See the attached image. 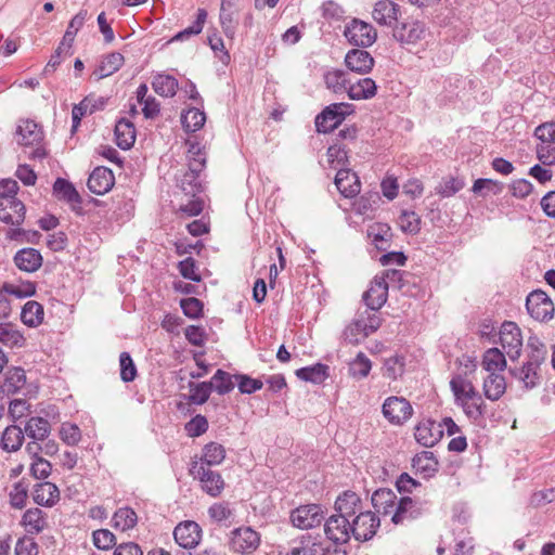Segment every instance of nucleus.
Segmentation results:
<instances>
[{"label":"nucleus","instance_id":"nucleus-1","mask_svg":"<svg viewBox=\"0 0 555 555\" xmlns=\"http://www.w3.org/2000/svg\"><path fill=\"white\" fill-rule=\"evenodd\" d=\"M450 388L454 396L455 404L461 406L464 414L473 422H478L485 416V401L470 380L463 375H455L450 380Z\"/></svg>","mask_w":555,"mask_h":555},{"label":"nucleus","instance_id":"nucleus-2","mask_svg":"<svg viewBox=\"0 0 555 555\" xmlns=\"http://www.w3.org/2000/svg\"><path fill=\"white\" fill-rule=\"evenodd\" d=\"M18 189L13 179L0 180V220L4 223L21 225L25 220V205L16 198Z\"/></svg>","mask_w":555,"mask_h":555},{"label":"nucleus","instance_id":"nucleus-3","mask_svg":"<svg viewBox=\"0 0 555 555\" xmlns=\"http://www.w3.org/2000/svg\"><path fill=\"white\" fill-rule=\"evenodd\" d=\"M189 169L180 179V188L188 196H195L204 190L201 173L206 166V154L198 143H190L188 150Z\"/></svg>","mask_w":555,"mask_h":555},{"label":"nucleus","instance_id":"nucleus-4","mask_svg":"<svg viewBox=\"0 0 555 555\" xmlns=\"http://www.w3.org/2000/svg\"><path fill=\"white\" fill-rule=\"evenodd\" d=\"M351 105L348 103H334L326 106L315 117V128L318 132L328 133L336 129L351 112Z\"/></svg>","mask_w":555,"mask_h":555},{"label":"nucleus","instance_id":"nucleus-5","mask_svg":"<svg viewBox=\"0 0 555 555\" xmlns=\"http://www.w3.org/2000/svg\"><path fill=\"white\" fill-rule=\"evenodd\" d=\"M190 474L198 479L203 491L210 496H219L224 489V480L218 472L211 470L203 463L194 461L190 467Z\"/></svg>","mask_w":555,"mask_h":555},{"label":"nucleus","instance_id":"nucleus-6","mask_svg":"<svg viewBox=\"0 0 555 555\" xmlns=\"http://www.w3.org/2000/svg\"><path fill=\"white\" fill-rule=\"evenodd\" d=\"M426 25L417 20L397 23L392 28V37L402 46L416 44L427 35Z\"/></svg>","mask_w":555,"mask_h":555},{"label":"nucleus","instance_id":"nucleus-7","mask_svg":"<svg viewBox=\"0 0 555 555\" xmlns=\"http://www.w3.org/2000/svg\"><path fill=\"white\" fill-rule=\"evenodd\" d=\"M230 548L238 554H251L260 545V534L250 527H240L231 531Z\"/></svg>","mask_w":555,"mask_h":555},{"label":"nucleus","instance_id":"nucleus-8","mask_svg":"<svg viewBox=\"0 0 555 555\" xmlns=\"http://www.w3.org/2000/svg\"><path fill=\"white\" fill-rule=\"evenodd\" d=\"M348 41L357 47H371L377 38L376 29L369 23L354 18L344 31Z\"/></svg>","mask_w":555,"mask_h":555},{"label":"nucleus","instance_id":"nucleus-9","mask_svg":"<svg viewBox=\"0 0 555 555\" xmlns=\"http://www.w3.org/2000/svg\"><path fill=\"white\" fill-rule=\"evenodd\" d=\"M380 525L379 518L371 511H362L352 518V535L357 541L371 540Z\"/></svg>","mask_w":555,"mask_h":555},{"label":"nucleus","instance_id":"nucleus-10","mask_svg":"<svg viewBox=\"0 0 555 555\" xmlns=\"http://www.w3.org/2000/svg\"><path fill=\"white\" fill-rule=\"evenodd\" d=\"M427 511L426 502L414 500L410 496H403L399 500L391 521L395 525H402L422 516Z\"/></svg>","mask_w":555,"mask_h":555},{"label":"nucleus","instance_id":"nucleus-11","mask_svg":"<svg viewBox=\"0 0 555 555\" xmlns=\"http://www.w3.org/2000/svg\"><path fill=\"white\" fill-rule=\"evenodd\" d=\"M324 519V513L320 505L308 504L294 509L291 514L293 525L299 529L314 528Z\"/></svg>","mask_w":555,"mask_h":555},{"label":"nucleus","instance_id":"nucleus-12","mask_svg":"<svg viewBox=\"0 0 555 555\" xmlns=\"http://www.w3.org/2000/svg\"><path fill=\"white\" fill-rule=\"evenodd\" d=\"M526 308L529 314L538 321H545L553 317V302L548 296L540 289L533 291L527 296Z\"/></svg>","mask_w":555,"mask_h":555},{"label":"nucleus","instance_id":"nucleus-13","mask_svg":"<svg viewBox=\"0 0 555 555\" xmlns=\"http://www.w3.org/2000/svg\"><path fill=\"white\" fill-rule=\"evenodd\" d=\"M500 343L511 360L518 359L522 346V337L520 328L515 322H504L502 324Z\"/></svg>","mask_w":555,"mask_h":555},{"label":"nucleus","instance_id":"nucleus-14","mask_svg":"<svg viewBox=\"0 0 555 555\" xmlns=\"http://www.w3.org/2000/svg\"><path fill=\"white\" fill-rule=\"evenodd\" d=\"M412 413V405L402 397H389L383 404V414L392 424L406 422Z\"/></svg>","mask_w":555,"mask_h":555},{"label":"nucleus","instance_id":"nucleus-15","mask_svg":"<svg viewBox=\"0 0 555 555\" xmlns=\"http://www.w3.org/2000/svg\"><path fill=\"white\" fill-rule=\"evenodd\" d=\"M326 537L335 543H346L352 534L351 521L339 514L332 515L324 525Z\"/></svg>","mask_w":555,"mask_h":555},{"label":"nucleus","instance_id":"nucleus-16","mask_svg":"<svg viewBox=\"0 0 555 555\" xmlns=\"http://www.w3.org/2000/svg\"><path fill=\"white\" fill-rule=\"evenodd\" d=\"M401 15L400 5L391 0H379L372 11L373 20L380 26L393 28Z\"/></svg>","mask_w":555,"mask_h":555},{"label":"nucleus","instance_id":"nucleus-17","mask_svg":"<svg viewBox=\"0 0 555 555\" xmlns=\"http://www.w3.org/2000/svg\"><path fill=\"white\" fill-rule=\"evenodd\" d=\"M176 542L183 548H194L202 539V529L195 521L180 522L173 530Z\"/></svg>","mask_w":555,"mask_h":555},{"label":"nucleus","instance_id":"nucleus-18","mask_svg":"<svg viewBox=\"0 0 555 555\" xmlns=\"http://www.w3.org/2000/svg\"><path fill=\"white\" fill-rule=\"evenodd\" d=\"M387 283L383 278H374L370 288L362 296L367 308L379 310L384 306L388 297Z\"/></svg>","mask_w":555,"mask_h":555},{"label":"nucleus","instance_id":"nucleus-19","mask_svg":"<svg viewBox=\"0 0 555 555\" xmlns=\"http://www.w3.org/2000/svg\"><path fill=\"white\" fill-rule=\"evenodd\" d=\"M114 183L115 178L113 171L102 166L96 167L88 179L89 190L96 195L107 193L114 186Z\"/></svg>","mask_w":555,"mask_h":555},{"label":"nucleus","instance_id":"nucleus-20","mask_svg":"<svg viewBox=\"0 0 555 555\" xmlns=\"http://www.w3.org/2000/svg\"><path fill=\"white\" fill-rule=\"evenodd\" d=\"M335 511L337 514L347 518H354L363 511L361 498L353 491H345L335 501Z\"/></svg>","mask_w":555,"mask_h":555},{"label":"nucleus","instance_id":"nucleus-21","mask_svg":"<svg viewBox=\"0 0 555 555\" xmlns=\"http://www.w3.org/2000/svg\"><path fill=\"white\" fill-rule=\"evenodd\" d=\"M53 193L59 199L70 204L74 211L81 214V196L69 181L57 178L53 184Z\"/></svg>","mask_w":555,"mask_h":555},{"label":"nucleus","instance_id":"nucleus-22","mask_svg":"<svg viewBox=\"0 0 555 555\" xmlns=\"http://www.w3.org/2000/svg\"><path fill=\"white\" fill-rule=\"evenodd\" d=\"M106 100L102 96L88 95L78 104L74 105L72 111L73 129H76L86 115H91L95 111L105 106Z\"/></svg>","mask_w":555,"mask_h":555},{"label":"nucleus","instance_id":"nucleus-23","mask_svg":"<svg viewBox=\"0 0 555 555\" xmlns=\"http://www.w3.org/2000/svg\"><path fill=\"white\" fill-rule=\"evenodd\" d=\"M335 185L339 193L347 198L357 196L361 190L358 176L348 169H338L335 176Z\"/></svg>","mask_w":555,"mask_h":555},{"label":"nucleus","instance_id":"nucleus-24","mask_svg":"<svg viewBox=\"0 0 555 555\" xmlns=\"http://www.w3.org/2000/svg\"><path fill=\"white\" fill-rule=\"evenodd\" d=\"M345 63L352 72L367 74L374 66V59L365 50L353 49L346 54Z\"/></svg>","mask_w":555,"mask_h":555},{"label":"nucleus","instance_id":"nucleus-25","mask_svg":"<svg viewBox=\"0 0 555 555\" xmlns=\"http://www.w3.org/2000/svg\"><path fill=\"white\" fill-rule=\"evenodd\" d=\"M33 499L38 505L52 507L60 501V490L52 482H39L34 486Z\"/></svg>","mask_w":555,"mask_h":555},{"label":"nucleus","instance_id":"nucleus-26","mask_svg":"<svg viewBox=\"0 0 555 555\" xmlns=\"http://www.w3.org/2000/svg\"><path fill=\"white\" fill-rule=\"evenodd\" d=\"M17 143L21 145L39 144L43 139L41 128L34 120H22L16 128Z\"/></svg>","mask_w":555,"mask_h":555},{"label":"nucleus","instance_id":"nucleus-27","mask_svg":"<svg viewBox=\"0 0 555 555\" xmlns=\"http://www.w3.org/2000/svg\"><path fill=\"white\" fill-rule=\"evenodd\" d=\"M415 439L424 447L435 446L442 437L440 425L433 421H426L415 427Z\"/></svg>","mask_w":555,"mask_h":555},{"label":"nucleus","instance_id":"nucleus-28","mask_svg":"<svg viewBox=\"0 0 555 555\" xmlns=\"http://www.w3.org/2000/svg\"><path fill=\"white\" fill-rule=\"evenodd\" d=\"M26 384V373L21 367H12L5 373L0 391L4 396H14L18 393Z\"/></svg>","mask_w":555,"mask_h":555},{"label":"nucleus","instance_id":"nucleus-29","mask_svg":"<svg viewBox=\"0 0 555 555\" xmlns=\"http://www.w3.org/2000/svg\"><path fill=\"white\" fill-rule=\"evenodd\" d=\"M16 267L25 272H35L42 264V256L35 248H23L14 256Z\"/></svg>","mask_w":555,"mask_h":555},{"label":"nucleus","instance_id":"nucleus-30","mask_svg":"<svg viewBox=\"0 0 555 555\" xmlns=\"http://www.w3.org/2000/svg\"><path fill=\"white\" fill-rule=\"evenodd\" d=\"M372 504L378 513L393 514L398 504L397 495L389 489L376 490L372 495Z\"/></svg>","mask_w":555,"mask_h":555},{"label":"nucleus","instance_id":"nucleus-31","mask_svg":"<svg viewBox=\"0 0 555 555\" xmlns=\"http://www.w3.org/2000/svg\"><path fill=\"white\" fill-rule=\"evenodd\" d=\"M115 137L116 143L120 149H130L135 141L134 125L127 118H120L115 125Z\"/></svg>","mask_w":555,"mask_h":555},{"label":"nucleus","instance_id":"nucleus-32","mask_svg":"<svg viewBox=\"0 0 555 555\" xmlns=\"http://www.w3.org/2000/svg\"><path fill=\"white\" fill-rule=\"evenodd\" d=\"M412 466L417 473L429 478L438 472L439 463L433 452L423 451L413 457Z\"/></svg>","mask_w":555,"mask_h":555},{"label":"nucleus","instance_id":"nucleus-33","mask_svg":"<svg viewBox=\"0 0 555 555\" xmlns=\"http://www.w3.org/2000/svg\"><path fill=\"white\" fill-rule=\"evenodd\" d=\"M377 86L371 78H362L357 82H349L348 96L351 100L371 99L376 94Z\"/></svg>","mask_w":555,"mask_h":555},{"label":"nucleus","instance_id":"nucleus-34","mask_svg":"<svg viewBox=\"0 0 555 555\" xmlns=\"http://www.w3.org/2000/svg\"><path fill=\"white\" fill-rule=\"evenodd\" d=\"M43 315V306L38 301L30 300L23 306L21 320L28 327H37L42 323Z\"/></svg>","mask_w":555,"mask_h":555},{"label":"nucleus","instance_id":"nucleus-35","mask_svg":"<svg viewBox=\"0 0 555 555\" xmlns=\"http://www.w3.org/2000/svg\"><path fill=\"white\" fill-rule=\"evenodd\" d=\"M483 393L491 401L499 400L505 392L506 383L501 374H489L483 380Z\"/></svg>","mask_w":555,"mask_h":555},{"label":"nucleus","instance_id":"nucleus-36","mask_svg":"<svg viewBox=\"0 0 555 555\" xmlns=\"http://www.w3.org/2000/svg\"><path fill=\"white\" fill-rule=\"evenodd\" d=\"M178 80L166 74H157L154 76L152 81L153 90L160 96L171 98L176 95L178 91Z\"/></svg>","mask_w":555,"mask_h":555},{"label":"nucleus","instance_id":"nucleus-37","mask_svg":"<svg viewBox=\"0 0 555 555\" xmlns=\"http://www.w3.org/2000/svg\"><path fill=\"white\" fill-rule=\"evenodd\" d=\"M481 365L489 374H500L506 367V360L498 348H490L483 353Z\"/></svg>","mask_w":555,"mask_h":555},{"label":"nucleus","instance_id":"nucleus-38","mask_svg":"<svg viewBox=\"0 0 555 555\" xmlns=\"http://www.w3.org/2000/svg\"><path fill=\"white\" fill-rule=\"evenodd\" d=\"M295 374L301 380L321 384L328 377V366L322 363H317L311 366L298 369Z\"/></svg>","mask_w":555,"mask_h":555},{"label":"nucleus","instance_id":"nucleus-39","mask_svg":"<svg viewBox=\"0 0 555 555\" xmlns=\"http://www.w3.org/2000/svg\"><path fill=\"white\" fill-rule=\"evenodd\" d=\"M87 11H79L69 22L62 39V46L66 47V54H72V47L78 30L83 26L87 18Z\"/></svg>","mask_w":555,"mask_h":555},{"label":"nucleus","instance_id":"nucleus-40","mask_svg":"<svg viewBox=\"0 0 555 555\" xmlns=\"http://www.w3.org/2000/svg\"><path fill=\"white\" fill-rule=\"evenodd\" d=\"M50 431V423L42 417H31L25 426V434L36 441H43Z\"/></svg>","mask_w":555,"mask_h":555},{"label":"nucleus","instance_id":"nucleus-41","mask_svg":"<svg viewBox=\"0 0 555 555\" xmlns=\"http://www.w3.org/2000/svg\"><path fill=\"white\" fill-rule=\"evenodd\" d=\"M23 440L24 431L21 427L11 425L8 426L2 434L1 446L3 450L14 452L21 448Z\"/></svg>","mask_w":555,"mask_h":555},{"label":"nucleus","instance_id":"nucleus-42","mask_svg":"<svg viewBox=\"0 0 555 555\" xmlns=\"http://www.w3.org/2000/svg\"><path fill=\"white\" fill-rule=\"evenodd\" d=\"M138 521L137 513L130 507L117 509L112 518L113 527L120 531L132 529Z\"/></svg>","mask_w":555,"mask_h":555},{"label":"nucleus","instance_id":"nucleus-43","mask_svg":"<svg viewBox=\"0 0 555 555\" xmlns=\"http://www.w3.org/2000/svg\"><path fill=\"white\" fill-rule=\"evenodd\" d=\"M124 64V56L118 52H113L106 55L94 74L98 76V79H102L104 77L113 75L117 72Z\"/></svg>","mask_w":555,"mask_h":555},{"label":"nucleus","instance_id":"nucleus-44","mask_svg":"<svg viewBox=\"0 0 555 555\" xmlns=\"http://www.w3.org/2000/svg\"><path fill=\"white\" fill-rule=\"evenodd\" d=\"M0 343L10 348H21L25 344V337L11 323H0Z\"/></svg>","mask_w":555,"mask_h":555},{"label":"nucleus","instance_id":"nucleus-45","mask_svg":"<svg viewBox=\"0 0 555 555\" xmlns=\"http://www.w3.org/2000/svg\"><path fill=\"white\" fill-rule=\"evenodd\" d=\"M324 81L327 89L332 90L335 93H343L345 91L348 92L350 79L346 77V74L343 70H328L324 75Z\"/></svg>","mask_w":555,"mask_h":555},{"label":"nucleus","instance_id":"nucleus-46","mask_svg":"<svg viewBox=\"0 0 555 555\" xmlns=\"http://www.w3.org/2000/svg\"><path fill=\"white\" fill-rule=\"evenodd\" d=\"M225 457V449L222 444L217 442H209L203 449L201 463L204 465L212 466L219 465Z\"/></svg>","mask_w":555,"mask_h":555},{"label":"nucleus","instance_id":"nucleus-47","mask_svg":"<svg viewBox=\"0 0 555 555\" xmlns=\"http://www.w3.org/2000/svg\"><path fill=\"white\" fill-rule=\"evenodd\" d=\"M365 332V322L361 318L360 313H358L357 318L344 331V336L348 343L358 345L363 338L370 336L366 335Z\"/></svg>","mask_w":555,"mask_h":555},{"label":"nucleus","instance_id":"nucleus-48","mask_svg":"<svg viewBox=\"0 0 555 555\" xmlns=\"http://www.w3.org/2000/svg\"><path fill=\"white\" fill-rule=\"evenodd\" d=\"M240 9L220 10V24L228 38H234L238 26Z\"/></svg>","mask_w":555,"mask_h":555},{"label":"nucleus","instance_id":"nucleus-49","mask_svg":"<svg viewBox=\"0 0 555 555\" xmlns=\"http://www.w3.org/2000/svg\"><path fill=\"white\" fill-rule=\"evenodd\" d=\"M1 292L16 298L31 297L36 294V284L30 281L21 282L18 285L5 282L1 285Z\"/></svg>","mask_w":555,"mask_h":555},{"label":"nucleus","instance_id":"nucleus-50","mask_svg":"<svg viewBox=\"0 0 555 555\" xmlns=\"http://www.w3.org/2000/svg\"><path fill=\"white\" fill-rule=\"evenodd\" d=\"M206 120L205 113L198 108H190L181 116V122L186 131L195 132L201 129Z\"/></svg>","mask_w":555,"mask_h":555},{"label":"nucleus","instance_id":"nucleus-51","mask_svg":"<svg viewBox=\"0 0 555 555\" xmlns=\"http://www.w3.org/2000/svg\"><path fill=\"white\" fill-rule=\"evenodd\" d=\"M232 378H234V375L232 376L228 372L219 369L211 377L209 384H211V389H215L219 395H225L234 388Z\"/></svg>","mask_w":555,"mask_h":555},{"label":"nucleus","instance_id":"nucleus-52","mask_svg":"<svg viewBox=\"0 0 555 555\" xmlns=\"http://www.w3.org/2000/svg\"><path fill=\"white\" fill-rule=\"evenodd\" d=\"M371 369L372 362L363 352H359L357 357L349 363L350 375L358 379L366 377Z\"/></svg>","mask_w":555,"mask_h":555},{"label":"nucleus","instance_id":"nucleus-53","mask_svg":"<svg viewBox=\"0 0 555 555\" xmlns=\"http://www.w3.org/2000/svg\"><path fill=\"white\" fill-rule=\"evenodd\" d=\"M398 224L404 233L416 234L421 230V217L411 210H403L398 218Z\"/></svg>","mask_w":555,"mask_h":555},{"label":"nucleus","instance_id":"nucleus-54","mask_svg":"<svg viewBox=\"0 0 555 555\" xmlns=\"http://www.w3.org/2000/svg\"><path fill=\"white\" fill-rule=\"evenodd\" d=\"M24 524L29 527V531L39 533L46 527L44 514L40 508H29L23 516Z\"/></svg>","mask_w":555,"mask_h":555},{"label":"nucleus","instance_id":"nucleus-55","mask_svg":"<svg viewBox=\"0 0 555 555\" xmlns=\"http://www.w3.org/2000/svg\"><path fill=\"white\" fill-rule=\"evenodd\" d=\"M211 391V384H209V382H202L197 384L190 383L189 400L194 404H204L208 400Z\"/></svg>","mask_w":555,"mask_h":555},{"label":"nucleus","instance_id":"nucleus-56","mask_svg":"<svg viewBox=\"0 0 555 555\" xmlns=\"http://www.w3.org/2000/svg\"><path fill=\"white\" fill-rule=\"evenodd\" d=\"M323 546L319 542H313L310 537L302 538L300 545L293 546L286 555H320Z\"/></svg>","mask_w":555,"mask_h":555},{"label":"nucleus","instance_id":"nucleus-57","mask_svg":"<svg viewBox=\"0 0 555 555\" xmlns=\"http://www.w3.org/2000/svg\"><path fill=\"white\" fill-rule=\"evenodd\" d=\"M206 18H207L206 10L198 9L196 21L191 26L185 28L184 30L178 33L173 37V40H184L185 38H189L191 36L198 35L203 30Z\"/></svg>","mask_w":555,"mask_h":555},{"label":"nucleus","instance_id":"nucleus-58","mask_svg":"<svg viewBox=\"0 0 555 555\" xmlns=\"http://www.w3.org/2000/svg\"><path fill=\"white\" fill-rule=\"evenodd\" d=\"M369 235L373 237V243L376 248L384 250L388 245L390 228L387 224H377L371 228Z\"/></svg>","mask_w":555,"mask_h":555},{"label":"nucleus","instance_id":"nucleus-59","mask_svg":"<svg viewBox=\"0 0 555 555\" xmlns=\"http://www.w3.org/2000/svg\"><path fill=\"white\" fill-rule=\"evenodd\" d=\"M464 183L455 178H448L442 180L438 186H436V193L442 197H450L461 191Z\"/></svg>","mask_w":555,"mask_h":555},{"label":"nucleus","instance_id":"nucleus-60","mask_svg":"<svg viewBox=\"0 0 555 555\" xmlns=\"http://www.w3.org/2000/svg\"><path fill=\"white\" fill-rule=\"evenodd\" d=\"M120 377L124 382H132L137 376V367L128 352H121L119 357Z\"/></svg>","mask_w":555,"mask_h":555},{"label":"nucleus","instance_id":"nucleus-61","mask_svg":"<svg viewBox=\"0 0 555 555\" xmlns=\"http://www.w3.org/2000/svg\"><path fill=\"white\" fill-rule=\"evenodd\" d=\"M60 436L66 444L76 446L81 439V431L75 424L63 423L60 428Z\"/></svg>","mask_w":555,"mask_h":555},{"label":"nucleus","instance_id":"nucleus-62","mask_svg":"<svg viewBox=\"0 0 555 555\" xmlns=\"http://www.w3.org/2000/svg\"><path fill=\"white\" fill-rule=\"evenodd\" d=\"M208 515L214 521L222 522L233 516V511L228 502H219L208 508Z\"/></svg>","mask_w":555,"mask_h":555},{"label":"nucleus","instance_id":"nucleus-63","mask_svg":"<svg viewBox=\"0 0 555 555\" xmlns=\"http://www.w3.org/2000/svg\"><path fill=\"white\" fill-rule=\"evenodd\" d=\"M185 431L190 437H199L208 429V421L205 416L197 414L185 424Z\"/></svg>","mask_w":555,"mask_h":555},{"label":"nucleus","instance_id":"nucleus-64","mask_svg":"<svg viewBox=\"0 0 555 555\" xmlns=\"http://www.w3.org/2000/svg\"><path fill=\"white\" fill-rule=\"evenodd\" d=\"M538 159L545 166L555 164V142L540 143L537 145Z\"/></svg>","mask_w":555,"mask_h":555}]
</instances>
